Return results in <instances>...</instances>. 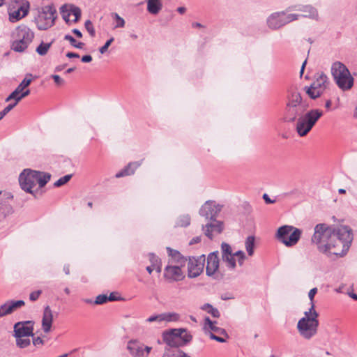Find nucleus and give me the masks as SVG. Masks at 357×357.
Listing matches in <instances>:
<instances>
[{"mask_svg":"<svg viewBox=\"0 0 357 357\" xmlns=\"http://www.w3.org/2000/svg\"><path fill=\"white\" fill-rule=\"evenodd\" d=\"M353 240L352 230L347 226L335 227L317 224L311 241L318 250L327 256L342 257L347 252Z\"/></svg>","mask_w":357,"mask_h":357,"instance_id":"obj_1","label":"nucleus"},{"mask_svg":"<svg viewBox=\"0 0 357 357\" xmlns=\"http://www.w3.org/2000/svg\"><path fill=\"white\" fill-rule=\"evenodd\" d=\"M308 107L299 92L291 91L287 98L284 119L286 121L294 122L307 110Z\"/></svg>","mask_w":357,"mask_h":357,"instance_id":"obj_2","label":"nucleus"},{"mask_svg":"<svg viewBox=\"0 0 357 357\" xmlns=\"http://www.w3.org/2000/svg\"><path fill=\"white\" fill-rule=\"evenodd\" d=\"M50 178L51 175L49 173L26 169L20 174L19 182L22 190L33 194V188L37 184L40 188H43Z\"/></svg>","mask_w":357,"mask_h":357,"instance_id":"obj_3","label":"nucleus"},{"mask_svg":"<svg viewBox=\"0 0 357 357\" xmlns=\"http://www.w3.org/2000/svg\"><path fill=\"white\" fill-rule=\"evenodd\" d=\"M304 315L298 321L297 328L303 337L310 340L317 334L319 326V314L314 310V304H312L308 311L304 312Z\"/></svg>","mask_w":357,"mask_h":357,"instance_id":"obj_4","label":"nucleus"},{"mask_svg":"<svg viewBox=\"0 0 357 357\" xmlns=\"http://www.w3.org/2000/svg\"><path fill=\"white\" fill-rule=\"evenodd\" d=\"M331 74L337 86L343 91L350 90L354 83L347 66L340 61H336L331 66Z\"/></svg>","mask_w":357,"mask_h":357,"instance_id":"obj_5","label":"nucleus"},{"mask_svg":"<svg viewBox=\"0 0 357 357\" xmlns=\"http://www.w3.org/2000/svg\"><path fill=\"white\" fill-rule=\"evenodd\" d=\"M323 116V112L319 109L306 111L297 118L296 129L300 137H304L312 129L317 121Z\"/></svg>","mask_w":357,"mask_h":357,"instance_id":"obj_6","label":"nucleus"},{"mask_svg":"<svg viewBox=\"0 0 357 357\" xmlns=\"http://www.w3.org/2000/svg\"><path fill=\"white\" fill-rule=\"evenodd\" d=\"M11 48L15 52H24L32 42L34 33L26 25L18 26L13 33Z\"/></svg>","mask_w":357,"mask_h":357,"instance_id":"obj_7","label":"nucleus"},{"mask_svg":"<svg viewBox=\"0 0 357 357\" xmlns=\"http://www.w3.org/2000/svg\"><path fill=\"white\" fill-rule=\"evenodd\" d=\"M56 18V10L53 5L45 6L38 9L35 23L39 30H47L52 27Z\"/></svg>","mask_w":357,"mask_h":357,"instance_id":"obj_8","label":"nucleus"},{"mask_svg":"<svg viewBox=\"0 0 357 357\" xmlns=\"http://www.w3.org/2000/svg\"><path fill=\"white\" fill-rule=\"evenodd\" d=\"M302 231L291 225L280 227L275 234V238L287 247L297 244L301 238Z\"/></svg>","mask_w":357,"mask_h":357,"instance_id":"obj_9","label":"nucleus"},{"mask_svg":"<svg viewBox=\"0 0 357 357\" xmlns=\"http://www.w3.org/2000/svg\"><path fill=\"white\" fill-rule=\"evenodd\" d=\"M330 82L328 77L323 73H317L316 78L311 85L305 87L306 93L312 99L320 97L328 88Z\"/></svg>","mask_w":357,"mask_h":357,"instance_id":"obj_10","label":"nucleus"},{"mask_svg":"<svg viewBox=\"0 0 357 357\" xmlns=\"http://www.w3.org/2000/svg\"><path fill=\"white\" fill-rule=\"evenodd\" d=\"M217 321H213L209 317L204 319L203 329L206 335H208L211 340L218 342H226L229 335L224 328L217 326Z\"/></svg>","mask_w":357,"mask_h":357,"instance_id":"obj_11","label":"nucleus"},{"mask_svg":"<svg viewBox=\"0 0 357 357\" xmlns=\"http://www.w3.org/2000/svg\"><path fill=\"white\" fill-rule=\"evenodd\" d=\"M205 261L204 255L197 257H189L186 264L188 266V278H195L200 275L204 271Z\"/></svg>","mask_w":357,"mask_h":357,"instance_id":"obj_12","label":"nucleus"},{"mask_svg":"<svg viewBox=\"0 0 357 357\" xmlns=\"http://www.w3.org/2000/svg\"><path fill=\"white\" fill-rule=\"evenodd\" d=\"M30 3L26 0H22L17 6L9 8V20L11 22H16L26 17L29 11Z\"/></svg>","mask_w":357,"mask_h":357,"instance_id":"obj_13","label":"nucleus"},{"mask_svg":"<svg viewBox=\"0 0 357 357\" xmlns=\"http://www.w3.org/2000/svg\"><path fill=\"white\" fill-rule=\"evenodd\" d=\"M221 211V206L213 201H207L199 209V215L211 221L216 220V217Z\"/></svg>","mask_w":357,"mask_h":357,"instance_id":"obj_14","label":"nucleus"},{"mask_svg":"<svg viewBox=\"0 0 357 357\" xmlns=\"http://www.w3.org/2000/svg\"><path fill=\"white\" fill-rule=\"evenodd\" d=\"M61 14L66 22L69 23L72 21L75 23L81 17V10L73 5H63L61 8Z\"/></svg>","mask_w":357,"mask_h":357,"instance_id":"obj_15","label":"nucleus"},{"mask_svg":"<svg viewBox=\"0 0 357 357\" xmlns=\"http://www.w3.org/2000/svg\"><path fill=\"white\" fill-rule=\"evenodd\" d=\"M33 323L30 321L17 322L14 325L15 337H29L33 336Z\"/></svg>","mask_w":357,"mask_h":357,"instance_id":"obj_16","label":"nucleus"},{"mask_svg":"<svg viewBox=\"0 0 357 357\" xmlns=\"http://www.w3.org/2000/svg\"><path fill=\"white\" fill-rule=\"evenodd\" d=\"M13 197L10 193H2L0 191V220L13 213Z\"/></svg>","mask_w":357,"mask_h":357,"instance_id":"obj_17","label":"nucleus"},{"mask_svg":"<svg viewBox=\"0 0 357 357\" xmlns=\"http://www.w3.org/2000/svg\"><path fill=\"white\" fill-rule=\"evenodd\" d=\"M177 266L168 264L164 269V277L169 281H181L184 279L183 271Z\"/></svg>","mask_w":357,"mask_h":357,"instance_id":"obj_18","label":"nucleus"},{"mask_svg":"<svg viewBox=\"0 0 357 357\" xmlns=\"http://www.w3.org/2000/svg\"><path fill=\"white\" fill-rule=\"evenodd\" d=\"M25 305L22 300L13 301L10 300L0 306V318L12 314L13 312L19 308H21Z\"/></svg>","mask_w":357,"mask_h":357,"instance_id":"obj_19","label":"nucleus"},{"mask_svg":"<svg viewBox=\"0 0 357 357\" xmlns=\"http://www.w3.org/2000/svg\"><path fill=\"white\" fill-rule=\"evenodd\" d=\"M167 250L169 257L168 264H173L180 268L184 267L186 265L188 258L185 257L178 251L169 247L167 248Z\"/></svg>","mask_w":357,"mask_h":357,"instance_id":"obj_20","label":"nucleus"},{"mask_svg":"<svg viewBox=\"0 0 357 357\" xmlns=\"http://www.w3.org/2000/svg\"><path fill=\"white\" fill-rule=\"evenodd\" d=\"M219 268V257L218 252H213L207 257L206 273L208 276H214Z\"/></svg>","mask_w":357,"mask_h":357,"instance_id":"obj_21","label":"nucleus"},{"mask_svg":"<svg viewBox=\"0 0 357 357\" xmlns=\"http://www.w3.org/2000/svg\"><path fill=\"white\" fill-rule=\"evenodd\" d=\"M204 234L212 239L213 236L220 234L223 230L222 222L215 220L211 221L202 228Z\"/></svg>","mask_w":357,"mask_h":357,"instance_id":"obj_22","label":"nucleus"},{"mask_svg":"<svg viewBox=\"0 0 357 357\" xmlns=\"http://www.w3.org/2000/svg\"><path fill=\"white\" fill-rule=\"evenodd\" d=\"M163 342L167 345L173 349H178L181 347V340L178 336V334L176 333L175 329H172L169 331H166L162 333Z\"/></svg>","mask_w":357,"mask_h":357,"instance_id":"obj_23","label":"nucleus"},{"mask_svg":"<svg viewBox=\"0 0 357 357\" xmlns=\"http://www.w3.org/2000/svg\"><path fill=\"white\" fill-rule=\"evenodd\" d=\"M235 257H237L238 264L240 266H242L244 261V259H245V253L241 251L238 250L235 253L228 255V256H222V259L223 262L226 264V266L231 269H234L236 268V260Z\"/></svg>","mask_w":357,"mask_h":357,"instance_id":"obj_24","label":"nucleus"},{"mask_svg":"<svg viewBox=\"0 0 357 357\" xmlns=\"http://www.w3.org/2000/svg\"><path fill=\"white\" fill-rule=\"evenodd\" d=\"M289 10H296L303 13L300 17L318 20L317 10L310 5L294 6L289 8Z\"/></svg>","mask_w":357,"mask_h":357,"instance_id":"obj_25","label":"nucleus"},{"mask_svg":"<svg viewBox=\"0 0 357 357\" xmlns=\"http://www.w3.org/2000/svg\"><path fill=\"white\" fill-rule=\"evenodd\" d=\"M53 322V312L49 305L45 307L42 319V328L45 333L51 331Z\"/></svg>","mask_w":357,"mask_h":357,"instance_id":"obj_26","label":"nucleus"},{"mask_svg":"<svg viewBox=\"0 0 357 357\" xmlns=\"http://www.w3.org/2000/svg\"><path fill=\"white\" fill-rule=\"evenodd\" d=\"M282 13L278 12L271 15L267 19V24L272 29H278L284 25Z\"/></svg>","mask_w":357,"mask_h":357,"instance_id":"obj_27","label":"nucleus"},{"mask_svg":"<svg viewBox=\"0 0 357 357\" xmlns=\"http://www.w3.org/2000/svg\"><path fill=\"white\" fill-rule=\"evenodd\" d=\"M142 162H130L123 169L116 174V178H121L135 173V171L141 165Z\"/></svg>","mask_w":357,"mask_h":357,"instance_id":"obj_28","label":"nucleus"},{"mask_svg":"<svg viewBox=\"0 0 357 357\" xmlns=\"http://www.w3.org/2000/svg\"><path fill=\"white\" fill-rule=\"evenodd\" d=\"M127 349L132 356H142L144 355L143 347L136 341H129L127 345Z\"/></svg>","mask_w":357,"mask_h":357,"instance_id":"obj_29","label":"nucleus"},{"mask_svg":"<svg viewBox=\"0 0 357 357\" xmlns=\"http://www.w3.org/2000/svg\"><path fill=\"white\" fill-rule=\"evenodd\" d=\"M162 3L160 0H148L147 10L152 15H157L161 10Z\"/></svg>","mask_w":357,"mask_h":357,"instance_id":"obj_30","label":"nucleus"},{"mask_svg":"<svg viewBox=\"0 0 357 357\" xmlns=\"http://www.w3.org/2000/svg\"><path fill=\"white\" fill-rule=\"evenodd\" d=\"M31 82V79H27L25 77L21 83L17 86V87L13 91L6 99V102H8L13 99V98L17 93H20L24 90Z\"/></svg>","mask_w":357,"mask_h":357,"instance_id":"obj_31","label":"nucleus"},{"mask_svg":"<svg viewBox=\"0 0 357 357\" xmlns=\"http://www.w3.org/2000/svg\"><path fill=\"white\" fill-rule=\"evenodd\" d=\"M175 331L178 334V336L181 340V342H180L181 347H183L191 342L192 336L186 329L178 328L175 329Z\"/></svg>","mask_w":357,"mask_h":357,"instance_id":"obj_32","label":"nucleus"},{"mask_svg":"<svg viewBox=\"0 0 357 357\" xmlns=\"http://www.w3.org/2000/svg\"><path fill=\"white\" fill-rule=\"evenodd\" d=\"M162 357H190L179 349H166Z\"/></svg>","mask_w":357,"mask_h":357,"instance_id":"obj_33","label":"nucleus"},{"mask_svg":"<svg viewBox=\"0 0 357 357\" xmlns=\"http://www.w3.org/2000/svg\"><path fill=\"white\" fill-rule=\"evenodd\" d=\"M162 322H171V321H176L179 319L180 316L176 312H165L162 313Z\"/></svg>","mask_w":357,"mask_h":357,"instance_id":"obj_34","label":"nucleus"},{"mask_svg":"<svg viewBox=\"0 0 357 357\" xmlns=\"http://www.w3.org/2000/svg\"><path fill=\"white\" fill-rule=\"evenodd\" d=\"M255 240L253 236H249L245 240V249L249 256H252L254 253Z\"/></svg>","mask_w":357,"mask_h":357,"instance_id":"obj_35","label":"nucleus"},{"mask_svg":"<svg viewBox=\"0 0 357 357\" xmlns=\"http://www.w3.org/2000/svg\"><path fill=\"white\" fill-rule=\"evenodd\" d=\"M190 224V217L189 215H182L176 220V225L178 227H188Z\"/></svg>","mask_w":357,"mask_h":357,"instance_id":"obj_36","label":"nucleus"},{"mask_svg":"<svg viewBox=\"0 0 357 357\" xmlns=\"http://www.w3.org/2000/svg\"><path fill=\"white\" fill-rule=\"evenodd\" d=\"M52 43H44L42 42L36 48V52L41 56L45 55L50 50Z\"/></svg>","mask_w":357,"mask_h":357,"instance_id":"obj_37","label":"nucleus"},{"mask_svg":"<svg viewBox=\"0 0 357 357\" xmlns=\"http://www.w3.org/2000/svg\"><path fill=\"white\" fill-rule=\"evenodd\" d=\"M202 309L210 313L213 317L218 318L220 317V312L218 309L213 307V306L208 303L204 304Z\"/></svg>","mask_w":357,"mask_h":357,"instance_id":"obj_38","label":"nucleus"},{"mask_svg":"<svg viewBox=\"0 0 357 357\" xmlns=\"http://www.w3.org/2000/svg\"><path fill=\"white\" fill-rule=\"evenodd\" d=\"M64 39L70 42V45L78 49H82L84 46V43L82 42H77L76 40L70 35H66Z\"/></svg>","mask_w":357,"mask_h":357,"instance_id":"obj_39","label":"nucleus"},{"mask_svg":"<svg viewBox=\"0 0 357 357\" xmlns=\"http://www.w3.org/2000/svg\"><path fill=\"white\" fill-rule=\"evenodd\" d=\"M281 13H282V17H283V20L284 21V25L291 22L298 20V17H300V15H298V14H288V15H287L284 12H281Z\"/></svg>","mask_w":357,"mask_h":357,"instance_id":"obj_40","label":"nucleus"},{"mask_svg":"<svg viewBox=\"0 0 357 357\" xmlns=\"http://www.w3.org/2000/svg\"><path fill=\"white\" fill-rule=\"evenodd\" d=\"M16 338V344L20 348H25L28 347L30 343L29 337H15Z\"/></svg>","mask_w":357,"mask_h":357,"instance_id":"obj_41","label":"nucleus"},{"mask_svg":"<svg viewBox=\"0 0 357 357\" xmlns=\"http://www.w3.org/2000/svg\"><path fill=\"white\" fill-rule=\"evenodd\" d=\"M222 257L232 255L231 246L227 243H222L221 245Z\"/></svg>","mask_w":357,"mask_h":357,"instance_id":"obj_42","label":"nucleus"},{"mask_svg":"<svg viewBox=\"0 0 357 357\" xmlns=\"http://www.w3.org/2000/svg\"><path fill=\"white\" fill-rule=\"evenodd\" d=\"M71 177H72L71 174L65 175L64 176L60 178L59 179H58L54 183V185L55 187H60V186L66 184L67 182H68L70 181V179L71 178Z\"/></svg>","mask_w":357,"mask_h":357,"instance_id":"obj_43","label":"nucleus"},{"mask_svg":"<svg viewBox=\"0 0 357 357\" xmlns=\"http://www.w3.org/2000/svg\"><path fill=\"white\" fill-rule=\"evenodd\" d=\"M112 17L116 20V24L115 26L116 28L124 27L125 23H126L125 20L121 16H119V14H117L116 13H114L112 14Z\"/></svg>","mask_w":357,"mask_h":357,"instance_id":"obj_44","label":"nucleus"},{"mask_svg":"<svg viewBox=\"0 0 357 357\" xmlns=\"http://www.w3.org/2000/svg\"><path fill=\"white\" fill-rule=\"evenodd\" d=\"M85 29L89 33L91 36L93 37L95 36V29L93 25L91 20H86L84 23Z\"/></svg>","mask_w":357,"mask_h":357,"instance_id":"obj_45","label":"nucleus"},{"mask_svg":"<svg viewBox=\"0 0 357 357\" xmlns=\"http://www.w3.org/2000/svg\"><path fill=\"white\" fill-rule=\"evenodd\" d=\"M108 301L107 296L105 294H100L98 295L94 301V303L96 305H102Z\"/></svg>","mask_w":357,"mask_h":357,"instance_id":"obj_46","label":"nucleus"},{"mask_svg":"<svg viewBox=\"0 0 357 357\" xmlns=\"http://www.w3.org/2000/svg\"><path fill=\"white\" fill-rule=\"evenodd\" d=\"M152 258L155 259V264H152L154 270H155L158 273H160L162 271L160 261L158 257L155 255H153Z\"/></svg>","mask_w":357,"mask_h":357,"instance_id":"obj_47","label":"nucleus"},{"mask_svg":"<svg viewBox=\"0 0 357 357\" xmlns=\"http://www.w3.org/2000/svg\"><path fill=\"white\" fill-rule=\"evenodd\" d=\"M114 38L112 37L110 39H109L106 43L105 44L102 46L100 49H99V51L101 54H104L107 52L108 47L110 46V45L112 44V43L114 41Z\"/></svg>","mask_w":357,"mask_h":357,"instance_id":"obj_48","label":"nucleus"},{"mask_svg":"<svg viewBox=\"0 0 357 357\" xmlns=\"http://www.w3.org/2000/svg\"><path fill=\"white\" fill-rule=\"evenodd\" d=\"M146 321L147 322H154V321H155V322L161 323L162 322L161 314L152 315V316L149 317V318H147Z\"/></svg>","mask_w":357,"mask_h":357,"instance_id":"obj_49","label":"nucleus"},{"mask_svg":"<svg viewBox=\"0 0 357 357\" xmlns=\"http://www.w3.org/2000/svg\"><path fill=\"white\" fill-rule=\"evenodd\" d=\"M41 294H42L41 290H37V291H32L29 295V299L31 301H35L38 299V298Z\"/></svg>","mask_w":357,"mask_h":357,"instance_id":"obj_50","label":"nucleus"},{"mask_svg":"<svg viewBox=\"0 0 357 357\" xmlns=\"http://www.w3.org/2000/svg\"><path fill=\"white\" fill-rule=\"evenodd\" d=\"M317 293V287L312 288V289L310 290V291L308 293V297H309V299L310 300L311 306L312 305V304H314V298Z\"/></svg>","mask_w":357,"mask_h":357,"instance_id":"obj_51","label":"nucleus"},{"mask_svg":"<svg viewBox=\"0 0 357 357\" xmlns=\"http://www.w3.org/2000/svg\"><path fill=\"white\" fill-rule=\"evenodd\" d=\"M52 78L54 79L56 84L61 86L64 84V80L58 75H52Z\"/></svg>","mask_w":357,"mask_h":357,"instance_id":"obj_52","label":"nucleus"},{"mask_svg":"<svg viewBox=\"0 0 357 357\" xmlns=\"http://www.w3.org/2000/svg\"><path fill=\"white\" fill-rule=\"evenodd\" d=\"M16 103H11L6 106L2 111L5 112V115L7 114L10 110H12L15 106Z\"/></svg>","mask_w":357,"mask_h":357,"instance_id":"obj_53","label":"nucleus"},{"mask_svg":"<svg viewBox=\"0 0 357 357\" xmlns=\"http://www.w3.org/2000/svg\"><path fill=\"white\" fill-rule=\"evenodd\" d=\"M33 344L35 346L43 345V340L40 337H33Z\"/></svg>","mask_w":357,"mask_h":357,"instance_id":"obj_54","label":"nucleus"},{"mask_svg":"<svg viewBox=\"0 0 357 357\" xmlns=\"http://www.w3.org/2000/svg\"><path fill=\"white\" fill-rule=\"evenodd\" d=\"M107 298L109 301H121L122 299L120 297H116L114 292L111 293L109 296H107Z\"/></svg>","mask_w":357,"mask_h":357,"instance_id":"obj_55","label":"nucleus"},{"mask_svg":"<svg viewBox=\"0 0 357 357\" xmlns=\"http://www.w3.org/2000/svg\"><path fill=\"white\" fill-rule=\"evenodd\" d=\"M20 93H21L20 94V97H19L18 100H22V98L28 96L30 94V90L29 89H26V90L24 89Z\"/></svg>","mask_w":357,"mask_h":357,"instance_id":"obj_56","label":"nucleus"},{"mask_svg":"<svg viewBox=\"0 0 357 357\" xmlns=\"http://www.w3.org/2000/svg\"><path fill=\"white\" fill-rule=\"evenodd\" d=\"M92 61V56L91 55H84L82 57V61L84 63H89Z\"/></svg>","mask_w":357,"mask_h":357,"instance_id":"obj_57","label":"nucleus"},{"mask_svg":"<svg viewBox=\"0 0 357 357\" xmlns=\"http://www.w3.org/2000/svg\"><path fill=\"white\" fill-rule=\"evenodd\" d=\"M263 199H264L266 204H273L275 202V200L271 199L267 194L263 195Z\"/></svg>","mask_w":357,"mask_h":357,"instance_id":"obj_58","label":"nucleus"},{"mask_svg":"<svg viewBox=\"0 0 357 357\" xmlns=\"http://www.w3.org/2000/svg\"><path fill=\"white\" fill-rule=\"evenodd\" d=\"M66 56L68 57V58H79V55L77 53H75V52H68L66 54Z\"/></svg>","mask_w":357,"mask_h":357,"instance_id":"obj_59","label":"nucleus"},{"mask_svg":"<svg viewBox=\"0 0 357 357\" xmlns=\"http://www.w3.org/2000/svg\"><path fill=\"white\" fill-rule=\"evenodd\" d=\"M200 241H201V237L197 236V237L193 238L190 241V245L195 244V243H197L200 242Z\"/></svg>","mask_w":357,"mask_h":357,"instance_id":"obj_60","label":"nucleus"},{"mask_svg":"<svg viewBox=\"0 0 357 357\" xmlns=\"http://www.w3.org/2000/svg\"><path fill=\"white\" fill-rule=\"evenodd\" d=\"M72 31L74 34H75L77 36V37H78V38L82 37V33H81V31L79 30H78L77 29H74Z\"/></svg>","mask_w":357,"mask_h":357,"instance_id":"obj_61","label":"nucleus"},{"mask_svg":"<svg viewBox=\"0 0 357 357\" xmlns=\"http://www.w3.org/2000/svg\"><path fill=\"white\" fill-rule=\"evenodd\" d=\"M63 271L65 272V273L66 275H69L70 274V266L69 265H65L63 266Z\"/></svg>","mask_w":357,"mask_h":357,"instance_id":"obj_62","label":"nucleus"},{"mask_svg":"<svg viewBox=\"0 0 357 357\" xmlns=\"http://www.w3.org/2000/svg\"><path fill=\"white\" fill-rule=\"evenodd\" d=\"M186 10V8L185 7H183V6H181V7H178L177 8V11L180 13V14H183L185 13Z\"/></svg>","mask_w":357,"mask_h":357,"instance_id":"obj_63","label":"nucleus"},{"mask_svg":"<svg viewBox=\"0 0 357 357\" xmlns=\"http://www.w3.org/2000/svg\"><path fill=\"white\" fill-rule=\"evenodd\" d=\"M21 93L16 94L12 100H15V103L17 104L21 100H18L19 97H20Z\"/></svg>","mask_w":357,"mask_h":357,"instance_id":"obj_64","label":"nucleus"}]
</instances>
